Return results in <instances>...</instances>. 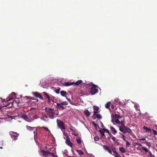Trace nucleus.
<instances>
[{
  "label": "nucleus",
  "instance_id": "obj_34",
  "mask_svg": "<svg viewBox=\"0 0 157 157\" xmlns=\"http://www.w3.org/2000/svg\"><path fill=\"white\" fill-rule=\"evenodd\" d=\"M44 128L45 130H47V131L48 132V133H50V131L47 128V127H43L41 128Z\"/></svg>",
  "mask_w": 157,
  "mask_h": 157
},
{
  "label": "nucleus",
  "instance_id": "obj_22",
  "mask_svg": "<svg viewBox=\"0 0 157 157\" xmlns=\"http://www.w3.org/2000/svg\"><path fill=\"white\" fill-rule=\"evenodd\" d=\"M115 157H121L120 155L116 151H113Z\"/></svg>",
  "mask_w": 157,
  "mask_h": 157
},
{
  "label": "nucleus",
  "instance_id": "obj_42",
  "mask_svg": "<svg viewBox=\"0 0 157 157\" xmlns=\"http://www.w3.org/2000/svg\"><path fill=\"white\" fill-rule=\"evenodd\" d=\"M127 128V127H125L124 129V131L123 132L124 133H126L127 132V131H126V128Z\"/></svg>",
  "mask_w": 157,
  "mask_h": 157
},
{
  "label": "nucleus",
  "instance_id": "obj_10",
  "mask_svg": "<svg viewBox=\"0 0 157 157\" xmlns=\"http://www.w3.org/2000/svg\"><path fill=\"white\" fill-rule=\"evenodd\" d=\"M12 119V117L10 116H8L7 117L3 118H0V123L3 122L5 121H10Z\"/></svg>",
  "mask_w": 157,
  "mask_h": 157
},
{
  "label": "nucleus",
  "instance_id": "obj_30",
  "mask_svg": "<svg viewBox=\"0 0 157 157\" xmlns=\"http://www.w3.org/2000/svg\"><path fill=\"white\" fill-rule=\"evenodd\" d=\"M126 131H127V132H128L131 134H132V130L128 128H126Z\"/></svg>",
  "mask_w": 157,
  "mask_h": 157
},
{
  "label": "nucleus",
  "instance_id": "obj_17",
  "mask_svg": "<svg viewBox=\"0 0 157 157\" xmlns=\"http://www.w3.org/2000/svg\"><path fill=\"white\" fill-rule=\"evenodd\" d=\"M110 129L111 131L114 135H115L117 133V131L113 126H110Z\"/></svg>",
  "mask_w": 157,
  "mask_h": 157
},
{
  "label": "nucleus",
  "instance_id": "obj_31",
  "mask_svg": "<svg viewBox=\"0 0 157 157\" xmlns=\"http://www.w3.org/2000/svg\"><path fill=\"white\" fill-rule=\"evenodd\" d=\"M142 149L144 150L146 152H147V153L148 152V153L149 152V151L148 150L147 148H146V147H142Z\"/></svg>",
  "mask_w": 157,
  "mask_h": 157
},
{
  "label": "nucleus",
  "instance_id": "obj_32",
  "mask_svg": "<svg viewBox=\"0 0 157 157\" xmlns=\"http://www.w3.org/2000/svg\"><path fill=\"white\" fill-rule=\"evenodd\" d=\"M43 93L44 95L46 96L47 98L48 99V101H49L50 98L48 94L45 92H44Z\"/></svg>",
  "mask_w": 157,
  "mask_h": 157
},
{
  "label": "nucleus",
  "instance_id": "obj_19",
  "mask_svg": "<svg viewBox=\"0 0 157 157\" xmlns=\"http://www.w3.org/2000/svg\"><path fill=\"white\" fill-rule=\"evenodd\" d=\"M143 128L145 130V132H151V129H150L149 128H147V127H146V126H144L143 127Z\"/></svg>",
  "mask_w": 157,
  "mask_h": 157
},
{
  "label": "nucleus",
  "instance_id": "obj_14",
  "mask_svg": "<svg viewBox=\"0 0 157 157\" xmlns=\"http://www.w3.org/2000/svg\"><path fill=\"white\" fill-rule=\"evenodd\" d=\"M103 148L106 150L109 153L111 154H112V152L110 148L107 145H103Z\"/></svg>",
  "mask_w": 157,
  "mask_h": 157
},
{
  "label": "nucleus",
  "instance_id": "obj_11",
  "mask_svg": "<svg viewBox=\"0 0 157 157\" xmlns=\"http://www.w3.org/2000/svg\"><path fill=\"white\" fill-rule=\"evenodd\" d=\"M26 128L28 130L30 131H33V133L34 134V136L35 137V134L36 133V130L37 128L35 127H31L30 126H27Z\"/></svg>",
  "mask_w": 157,
  "mask_h": 157
},
{
  "label": "nucleus",
  "instance_id": "obj_1",
  "mask_svg": "<svg viewBox=\"0 0 157 157\" xmlns=\"http://www.w3.org/2000/svg\"><path fill=\"white\" fill-rule=\"evenodd\" d=\"M38 114V113L36 110H34L31 112L29 111L26 112L24 111L21 113L19 116L28 122H31L33 120L39 118Z\"/></svg>",
  "mask_w": 157,
  "mask_h": 157
},
{
  "label": "nucleus",
  "instance_id": "obj_7",
  "mask_svg": "<svg viewBox=\"0 0 157 157\" xmlns=\"http://www.w3.org/2000/svg\"><path fill=\"white\" fill-rule=\"evenodd\" d=\"M57 123L58 127L61 129L63 132V131H65V128L64 123L62 121L59 120H57Z\"/></svg>",
  "mask_w": 157,
  "mask_h": 157
},
{
  "label": "nucleus",
  "instance_id": "obj_47",
  "mask_svg": "<svg viewBox=\"0 0 157 157\" xmlns=\"http://www.w3.org/2000/svg\"><path fill=\"white\" fill-rule=\"evenodd\" d=\"M111 108H112V109H113V108H114L113 105H111Z\"/></svg>",
  "mask_w": 157,
  "mask_h": 157
},
{
  "label": "nucleus",
  "instance_id": "obj_25",
  "mask_svg": "<svg viewBox=\"0 0 157 157\" xmlns=\"http://www.w3.org/2000/svg\"><path fill=\"white\" fill-rule=\"evenodd\" d=\"M71 133L72 134L74 135L75 136H77L78 135V133L76 130H74V131L72 132Z\"/></svg>",
  "mask_w": 157,
  "mask_h": 157
},
{
  "label": "nucleus",
  "instance_id": "obj_23",
  "mask_svg": "<svg viewBox=\"0 0 157 157\" xmlns=\"http://www.w3.org/2000/svg\"><path fill=\"white\" fill-rule=\"evenodd\" d=\"M76 151L78 154L79 155H82L84 154L83 151L81 150H77Z\"/></svg>",
  "mask_w": 157,
  "mask_h": 157
},
{
  "label": "nucleus",
  "instance_id": "obj_29",
  "mask_svg": "<svg viewBox=\"0 0 157 157\" xmlns=\"http://www.w3.org/2000/svg\"><path fill=\"white\" fill-rule=\"evenodd\" d=\"M146 143V145L149 148H150L151 146V143L149 142L146 141L145 143Z\"/></svg>",
  "mask_w": 157,
  "mask_h": 157
},
{
  "label": "nucleus",
  "instance_id": "obj_35",
  "mask_svg": "<svg viewBox=\"0 0 157 157\" xmlns=\"http://www.w3.org/2000/svg\"><path fill=\"white\" fill-rule=\"evenodd\" d=\"M148 154L149 156V157H155V156L153 155L150 151L149 152Z\"/></svg>",
  "mask_w": 157,
  "mask_h": 157
},
{
  "label": "nucleus",
  "instance_id": "obj_43",
  "mask_svg": "<svg viewBox=\"0 0 157 157\" xmlns=\"http://www.w3.org/2000/svg\"><path fill=\"white\" fill-rule=\"evenodd\" d=\"M126 145L127 147H128L129 145H130V143L127 141H126Z\"/></svg>",
  "mask_w": 157,
  "mask_h": 157
},
{
  "label": "nucleus",
  "instance_id": "obj_41",
  "mask_svg": "<svg viewBox=\"0 0 157 157\" xmlns=\"http://www.w3.org/2000/svg\"><path fill=\"white\" fill-rule=\"evenodd\" d=\"M122 139H123L124 140V141H126V138H125V136H124V135H122Z\"/></svg>",
  "mask_w": 157,
  "mask_h": 157
},
{
  "label": "nucleus",
  "instance_id": "obj_46",
  "mask_svg": "<svg viewBox=\"0 0 157 157\" xmlns=\"http://www.w3.org/2000/svg\"><path fill=\"white\" fill-rule=\"evenodd\" d=\"M70 130H71V131L72 132H73L74 130L73 129H72L71 128H70Z\"/></svg>",
  "mask_w": 157,
  "mask_h": 157
},
{
  "label": "nucleus",
  "instance_id": "obj_5",
  "mask_svg": "<svg viewBox=\"0 0 157 157\" xmlns=\"http://www.w3.org/2000/svg\"><path fill=\"white\" fill-rule=\"evenodd\" d=\"M45 110L49 117L50 118L53 119L55 117L56 115L58 114L57 113L56 114L54 111V109H53L50 108H46Z\"/></svg>",
  "mask_w": 157,
  "mask_h": 157
},
{
  "label": "nucleus",
  "instance_id": "obj_12",
  "mask_svg": "<svg viewBox=\"0 0 157 157\" xmlns=\"http://www.w3.org/2000/svg\"><path fill=\"white\" fill-rule=\"evenodd\" d=\"M15 97V94L14 92H12L9 96L8 99L6 100V101H10L12 99L14 98Z\"/></svg>",
  "mask_w": 157,
  "mask_h": 157
},
{
  "label": "nucleus",
  "instance_id": "obj_16",
  "mask_svg": "<svg viewBox=\"0 0 157 157\" xmlns=\"http://www.w3.org/2000/svg\"><path fill=\"white\" fill-rule=\"evenodd\" d=\"M56 107L57 108H61L62 110L63 109L65 108V107L63 106V105L61 103H56Z\"/></svg>",
  "mask_w": 157,
  "mask_h": 157
},
{
  "label": "nucleus",
  "instance_id": "obj_33",
  "mask_svg": "<svg viewBox=\"0 0 157 157\" xmlns=\"http://www.w3.org/2000/svg\"><path fill=\"white\" fill-rule=\"evenodd\" d=\"M151 131H152L154 135H157V132L155 130L152 129Z\"/></svg>",
  "mask_w": 157,
  "mask_h": 157
},
{
  "label": "nucleus",
  "instance_id": "obj_52",
  "mask_svg": "<svg viewBox=\"0 0 157 157\" xmlns=\"http://www.w3.org/2000/svg\"><path fill=\"white\" fill-rule=\"evenodd\" d=\"M98 88V89L99 88V89H100V88H98H98Z\"/></svg>",
  "mask_w": 157,
  "mask_h": 157
},
{
  "label": "nucleus",
  "instance_id": "obj_39",
  "mask_svg": "<svg viewBox=\"0 0 157 157\" xmlns=\"http://www.w3.org/2000/svg\"><path fill=\"white\" fill-rule=\"evenodd\" d=\"M135 144L138 146H139V147H142V145L140 144L136 143H135Z\"/></svg>",
  "mask_w": 157,
  "mask_h": 157
},
{
  "label": "nucleus",
  "instance_id": "obj_13",
  "mask_svg": "<svg viewBox=\"0 0 157 157\" xmlns=\"http://www.w3.org/2000/svg\"><path fill=\"white\" fill-rule=\"evenodd\" d=\"M19 103L18 101H17L16 100H14L12 102H8V104L5 106H9V107H11L12 106L13 103H16V104H17Z\"/></svg>",
  "mask_w": 157,
  "mask_h": 157
},
{
  "label": "nucleus",
  "instance_id": "obj_4",
  "mask_svg": "<svg viewBox=\"0 0 157 157\" xmlns=\"http://www.w3.org/2000/svg\"><path fill=\"white\" fill-rule=\"evenodd\" d=\"M94 109V114L93 116V118L95 119L96 118L98 119H100L101 118V116L98 113L99 112V108L97 106H93Z\"/></svg>",
  "mask_w": 157,
  "mask_h": 157
},
{
  "label": "nucleus",
  "instance_id": "obj_15",
  "mask_svg": "<svg viewBox=\"0 0 157 157\" xmlns=\"http://www.w3.org/2000/svg\"><path fill=\"white\" fill-rule=\"evenodd\" d=\"M76 140L77 142V143L79 144H81L82 142V140L81 139V138L77 136L76 138Z\"/></svg>",
  "mask_w": 157,
  "mask_h": 157
},
{
  "label": "nucleus",
  "instance_id": "obj_50",
  "mask_svg": "<svg viewBox=\"0 0 157 157\" xmlns=\"http://www.w3.org/2000/svg\"><path fill=\"white\" fill-rule=\"evenodd\" d=\"M0 148H1V149H2V147H0Z\"/></svg>",
  "mask_w": 157,
  "mask_h": 157
},
{
  "label": "nucleus",
  "instance_id": "obj_44",
  "mask_svg": "<svg viewBox=\"0 0 157 157\" xmlns=\"http://www.w3.org/2000/svg\"><path fill=\"white\" fill-rule=\"evenodd\" d=\"M112 140H113L114 141H115L116 140V138L114 136H113L112 138Z\"/></svg>",
  "mask_w": 157,
  "mask_h": 157
},
{
  "label": "nucleus",
  "instance_id": "obj_55",
  "mask_svg": "<svg viewBox=\"0 0 157 157\" xmlns=\"http://www.w3.org/2000/svg\"><path fill=\"white\" fill-rule=\"evenodd\" d=\"M156 147H157V144H156Z\"/></svg>",
  "mask_w": 157,
  "mask_h": 157
},
{
  "label": "nucleus",
  "instance_id": "obj_40",
  "mask_svg": "<svg viewBox=\"0 0 157 157\" xmlns=\"http://www.w3.org/2000/svg\"><path fill=\"white\" fill-rule=\"evenodd\" d=\"M119 99H115V101L117 102H119V104L120 105H121V103H122V102H120L119 101Z\"/></svg>",
  "mask_w": 157,
  "mask_h": 157
},
{
  "label": "nucleus",
  "instance_id": "obj_48",
  "mask_svg": "<svg viewBox=\"0 0 157 157\" xmlns=\"http://www.w3.org/2000/svg\"><path fill=\"white\" fill-rule=\"evenodd\" d=\"M67 100L69 101H70V99H67Z\"/></svg>",
  "mask_w": 157,
  "mask_h": 157
},
{
  "label": "nucleus",
  "instance_id": "obj_20",
  "mask_svg": "<svg viewBox=\"0 0 157 157\" xmlns=\"http://www.w3.org/2000/svg\"><path fill=\"white\" fill-rule=\"evenodd\" d=\"M84 113L87 117L89 116L90 115V112L87 109H86L84 110Z\"/></svg>",
  "mask_w": 157,
  "mask_h": 157
},
{
  "label": "nucleus",
  "instance_id": "obj_9",
  "mask_svg": "<svg viewBox=\"0 0 157 157\" xmlns=\"http://www.w3.org/2000/svg\"><path fill=\"white\" fill-rule=\"evenodd\" d=\"M40 114L41 115V117H40V119L45 121H47L48 120L49 117L47 114L40 113Z\"/></svg>",
  "mask_w": 157,
  "mask_h": 157
},
{
  "label": "nucleus",
  "instance_id": "obj_45",
  "mask_svg": "<svg viewBox=\"0 0 157 157\" xmlns=\"http://www.w3.org/2000/svg\"><path fill=\"white\" fill-rule=\"evenodd\" d=\"M146 140L145 138H143L140 139L139 140L140 141H141V140Z\"/></svg>",
  "mask_w": 157,
  "mask_h": 157
},
{
  "label": "nucleus",
  "instance_id": "obj_49",
  "mask_svg": "<svg viewBox=\"0 0 157 157\" xmlns=\"http://www.w3.org/2000/svg\"><path fill=\"white\" fill-rule=\"evenodd\" d=\"M93 123H94V125H96V124H95L94 123V122H93Z\"/></svg>",
  "mask_w": 157,
  "mask_h": 157
},
{
  "label": "nucleus",
  "instance_id": "obj_51",
  "mask_svg": "<svg viewBox=\"0 0 157 157\" xmlns=\"http://www.w3.org/2000/svg\"><path fill=\"white\" fill-rule=\"evenodd\" d=\"M91 157H95L94 156H92Z\"/></svg>",
  "mask_w": 157,
  "mask_h": 157
},
{
  "label": "nucleus",
  "instance_id": "obj_53",
  "mask_svg": "<svg viewBox=\"0 0 157 157\" xmlns=\"http://www.w3.org/2000/svg\"><path fill=\"white\" fill-rule=\"evenodd\" d=\"M98 88V89L99 88V89H100V88H98H98Z\"/></svg>",
  "mask_w": 157,
  "mask_h": 157
},
{
  "label": "nucleus",
  "instance_id": "obj_37",
  "mask_svg": "<svg viewBox=\"0 0 157 157\" xmlns=\"http://www.w3.org/2000/svg\"><path fill=\"white\" fill-rule=\"evenodd\" d=\"M94 139L95 141H97L99 140V138L98 136H96L94 138Z\"/></svg>",
  "mask_w": 157,
  "mask_h": 157
},
{
  "label": "nucleus",
  "instance_id": "obj_8",
  "mask_svg": "<svg viewBox=\"0 0 157 157\" xmlns=\"http://www.w3.org/2000/svg\"><path fill=\"white\" fill-rule=\"evenodd\" d=\"M10 135L12 139L14 138V140H17V137L19 136V134L15 132H10Z\"/></svg>",
  "mask_w": 157,
  "mask_h": 157
},
{
  "label": "nucleus",
  "instance_id": "obj_27",
  "mask_svg": "<svg viewBox=\"0 0 157 157\" xmlns=\"http://www.w3.org/2000/svg\"><path fill=\"white\" fill-rule=\"evenodd\" d=\"M111 102H108L105 105L106 108L109 109L110 105Z\"/></svg>",
  "mask_w": 157,
  "mask_h": 157
},
{
  "label": "nucleus",
  "instance_id": "obj_6",
  "mask_svg": "<svg viewBox=\"0 0 157 157\" xmlns=\"http://www.w3.org/2000/svg\"><path fill=\"white\" fill-rule=\"evenodd\" d=\"M67 133L65 131H63V137L66 140V143L67 145L71 147H73V144L70 141V138L69 136L67 134Z\"/></svg>",
  "mask_w": 157,
  "mask_h": 157
},
{
  "label": "nucleus",
  "instance_id": "obj_18",
  "mask_svg": "<svg viewBox=\"0 0 157 157\" xmlns=\"http://www.w3.org/2000/svg\"><path fill=\"white\" fill-rule=\"evenodd\" d=\"M33 95L36 97L40 98L41 99H43V97L41 96L40 94L37 92L33 93Z\"/></svg>",
  "mask_w": 157,
  "mask_h": 157
},
{
  "label": "nucleus",
  "instance_id": "obj_28",
  "mask_svg": "<svg viewBox=\"0 0 157 157\" xmlns=\"http://www.w3.org/2000/svg\"><path fill=\"white\" fill-rule=\"evenodd\" d=\"M82 82V81L81 80H80L78 81L75 83L74 82V84L76 85H78L81 83Z\"/></svg>",
  "mask_w": 157,
  "mask_h": 157
},
{
  "label": "nucleus",
  "instance_id": "obj_38",
  "mask_svg": "<svg viewBox=\"0 0 157 157\" xmlns=\"http://www.w3.org/2000/svg\"><path fill=\"white\" fill-rule=\"evenodd\" d=\"M134 106H135V107L136 108V109H138V110H139V109L138 108V107H139V105H137V104H135L134 105Z\"/></svg>",
  "mask_w": 157,
  "mask_h": 157
},
{
  "label": "nucleus",
  "instance_id": "obj_24",
  "mask_svg": "<svg viewBox=\"0 0 157 157\" xmlns=\"http://www.w3.org/2000/svg\"><path fill=\"white\" fill-rule=\"evenodd\" d=\"M60 94L62 96H65L67 94V93L65 91H62L60 92Z\"/></svg>",
  "mask_w": 157,
  "mask_h": 157
},
{
  "label": "nucleus",
  "instance_id": "obj_26",
  "mask_svg": "<svg viewBox=\"0 0 157 157\" xmlns=\"http://www.w3.org/2000/svg\"><path fill=\"white\" fill-rule=\"evenodd\" d=\"M119 150L121 152L123 153L125 152L124 149L123 147H120L119 148Z\"/></svg>",
  "mask_w": 157,
  "mask_h": 157
},
{
  "label": "nucleus",
  "instance_id": "obj_36",
  "mask_svg": "<svg viewBox=\"0 0 157 157\" xmlns=\"http://www.w3.org/2000/svg\"><path fill=\"white\" fill-rule=\"evenodd\" d=\"M61 104L62 105H67L68 104V102L66 101L63 102L61 103Z\"/></svg>",
  "mask_w": 157,
  "mask_h": 157
},
{
  "label": "nucleus",
  "instance_id": "obj_3",
  "mask_svg": "<svg viewBox=\"0 0 157 157\" xmlns=\"http://www.w3.org/2000/svg\"><path fill=\"white\" fill-rule=\"evenodd\" d=\"M87 87L89 88V90L88 92H89V93L87 95L91 94L93 95L97 93L98 92V87L95 85H88Z\"/></svg>",
  "mask_w": 157,
  "mask_h": 157
},
{
  "label": "nucleus",
  "instance_id": "obj_2",
  "mask_svg": "<svg viewBox=\"0 0 157 157\" xmlns=\"http://www.w3.org/2000/svg\"><path fill=\"white\" fill-rule=\"evenodd\" d=\"M112 122L115 124V123L119 124L121 125L122 127L119 126V130L122 132H124V129L125 127L124 126V119L121 117L117 114H115L112 116Z\"/></svg>",
  "mask_w": 157,
  "mask_h": 157
},
{
  "label": "nucleus",
  "instance_id": "obj_21",
  "mask_svg": "<svg viewBox=\"0 0 157 157\" xmlns=\"http://www.w3.org/2000/svg\"><path fill=\"white\" fill-rule=\"evenodd\" d=\"M74 84V82H66L64 83V86H69Z\"/></svg>",
  "mask_w": 157,
  "mask_h": 157
},
{
  "label": "nucleus",
  "instance_id": "obj_54",
  "mask_svg": "<svg viewBox=\"0 0 157 157\" xmlns=\"http://www.w3.org/2000/svg\"><path fill=\"white\" fill-rule=\"evenodd\" d=\"M56 93H57V94H58V93H58V92H56Z\"/></svg>",
  "mask_w": 157,
  "mask_h": 157
}]
</instances>
